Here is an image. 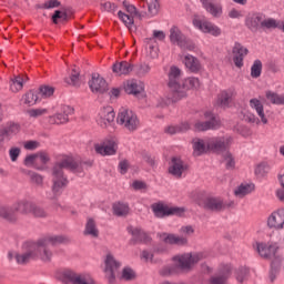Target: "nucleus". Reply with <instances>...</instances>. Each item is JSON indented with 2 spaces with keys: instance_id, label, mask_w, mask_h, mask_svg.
<instances>
[{
  "instance_id": "nucleus-1",
  "label": "nucleus",
  "mask_w": 284,
  "mask_h": 284,
  "mask_svg": "<svg viewBox=\"0 0 284 284\" xmlns=\"http://www.w3.org/2000/svg\"><path fill=\"white\" fill-rule=\"evenodd\" d=\"M92 161L77 162L74 159L70 156H63L62 159L54 162L51 169V192L52 194L48 196L50 201H57L61 194H63V190L68 187V175L63 170H69L73 174H83V170H88L92 168Z\"/></svg>"
},
{
  "instance_id": "nucleus-2",
  "label": "nucleus",
  "mask_w": 284,
  "mask_h": 284,
  "mask_svg": "<svg viewBox=\"0 0 284 284\" xmlns=\"http://www.w3.org/2000/svg\"><path fill=\"white\" fill-rule=\"evenodd\" d=\"M169 88L171 90V101L176 103L181 99L187 97V90H196L201 88L199 78H189L181 80V69L179 67H171L169 72Z\"/></svg>"
},
{
  "instance_id": "nucleus-3",
  "label": "nucleus",
  "mask_w": 284,
  "mask_h": 284,
  "mask_svg": "<svg viewBox=\"0 0 284 284\" xmlns=\"http://www.w3.org/2000/svg\"><path fill=\"white\" fill-rule=\"evenodd\" d=\"M278 248L274 245H267L265 243H256V252L262 256V258H273L271 263V270L268 273V278L271 283L276 281L278 273L281 272V265L283 263V257L276 255Z\"/></svg>"
},
{
  "instance_id": "nucleus-4",
  "label": "nucleus",
  "mask_w": 284,
  "mask_h": 284,
  "mask_svg": "<svg viewBox=\"0 0 284 284\" xmlns=\"http://www.w3.org/2000/svg\"><path fill=\"white\" fill-rule=\"evenodd\" d=\"M38 246L40 247L41 261L43 263H50L52 261V250L50 247H57V245H68L71 243V240L68 235H47L37 241Z\"/></svg>"
},
{
  "instance_id": "nucleus-5",
  "label": "nucleus",
  "mask_w": 284,
  "mask_h": 284,
  "mask_svg": "<svg viewBox=\"0 0 284 284\" xmlns=\"http://www.w3.org/2000/svg\"><path fill=\"white\" fill-rule=\"evenodd\" d=\"M22 253H17L14 258L18 265H28L30 261H34V258H40L42 251L37 242H26L22 245Z\"/></svg>"
},
{
  "instance_id": "nucleus-6",
  "label": "nucleus",
  "mask_w": 284,
  "mask_h": 284,
  "mask_svg": "<svg viewBox=\"0 0 284 284\" xmlns=\"http://www.w3.org/2000/svg\"><path fill=\"white\" fill-rule=\"evenodd\" d=\"M232 136L223 135V136H213L207 140V149L213 154H226L230 152V148H232Z\"/></svg>"
},
{
  "instance_id": "nucleus-7",
  "label": "nucleus",
  "mask_w": 284,
  "mask_h": 284,
  "mask_svg": "<svg viewBox=\"0 0 284 284\" xmlns=\"http://www.w3.org/2000/svg\"><path fill=\"white\" fill-rule=\"evenodd\" d=\"M116 121L119 125H122L124 130H128L129 132H136L141 125L136 113L128 109H122L119 112Z\"/></svg>"
},
{
  "instance_id": "nucleus-8",
  "label": "nucleus",
  "mask_w": 284,
  "mask_h": 284,
  "mask_svg": "<svg viewBox=\"0 0 284 284\" xmlns=\"http://www.w3.org/2000/svg\"><path fill=\"white\" fill-rule=\"evenodd\" d=\"M170 41L173 45L181 48V50H187L189 52H194L196 50V44L187 39L179 27H172L170 29Z\"/></svg>"
},
{
  "instance_id": "nucleus-9",
  "label": "nucleus",
  "mask_w": 284,
  "mask_h": 284,
  "mask_svg": "<svg viewBox=\"0 0 284 284\" xmlns=\"http://www.w3.org/2000/svg\"><path fill=\"white\" fill-rule=\"evenodd\" d=\"M202 207L206 212L219 214L221 212H225V210H230V207H234V201L225 202L221 197L209 196L204 199Z\"/></svg>"
},
{
  "instance_id": "nucleus-10",
  "label": "nucleus",
  "mask_w": 284,
  "mask_h": 284,
  "mask_svg": "<svg viewBox=\"0 0 284 284\" xmlns=\"http://www.w3.org/2000/svg\"><path fill=\"white\" fill-rule=\"evenodd\" d=\"M153 214L156 219H165V216H183L185 209L179 206H168L161 203L152 205Z\"/></svg>"
},
{
  "instance_id": "nucleus-11",
  "label": "nucleus",
  "mask_w": 284,
  "mask_h": 284,
  "mask_svg": "<svg viewBox=\"0 0 284 284\" xmlns=\"http://www.w3.org/2000/svg\"><path fill=\"white\" fill-rule=\"evenodd\" d=\"M204 119H206L205 122H196L194 128L197 130V132H207V130H219L221 128V121L214 113L212 112H205Z\"/></svg>"
},
{
  "instance_id": "nucleus-12",
  "label": "nucleus",
  "mask_w": 284,
  "mask_h": 284,
  "mask_svg": "<svg viewBox=\"0 0 284 284\" xmlns=\"http://www.w3.org/2000/svg\"><path fill=\"white\" fill-rule=\"evenodd\" d=\"M104 274L109 281V283H114L116 278V272H119V267H121V262L114 258V255L108 254L104 260Z\"/></svg>"
},
{
  "instance_id": "nucleus-13",
  "label": "nucleus",
  "mask_w": 284,
  "mask_h": 284,
  "mask_svg": "<svg viewBox=\"0 0 284 284\" xmlns=\"http://www.w3.org/2000/svg\"><path fill=\"white\" fill-rule=\"evenodd\" d=\"M189 165L179 156H173L169 165V174L175 179H182L189 170Z\"/></svg>"
},
{
  "instance_id": "nucleus-14",
  "label": "nucleus",
  "mask_w": 284,
  "mask_h": 284,
  "mask_svg": "<svg viewBox=\"0 0 284 284\" xmlns=\"http://www.w3.org/2000/svg\"><path fill=\"white\" fill-rule=\"evenodd\" d=\"M89 88L95 94H105L109 90L108 82L99 73H92Z\"/></svg>"
},
{
  "instance_id": "nucleus-15",
  "label": "nucleus",
  "mask_w": 284,
  "mask_h": 284,
  "mask_svg": "<svg viewBox=\"0 0 284 284\" xmlns=\"http://www.w3.org/2000/svg\"><path fill=\"white\" fill-rule=\"evenodd\" d=\"M94 150L97 154H100L101 156H114L119 150V145L116 144V141L111 139L103 142V144H95Z\"/></svg>"
},
{
  "instance_id": "nucleus-16",
  "label": "nucleus",
  "mask_w": 284,
  "mask_h": 284,
  "mask_svg": "<svg viewBox=\"0 0 284 284\" xmlns=\"http://www.w3.org/2000/svg\"><path fill=\"white\" fill-rule=\"evenodd\" d=\"M193 26L205 34H212V37H221V28L210 21L194 19Z\"/></svg>"
},
{
  "instance_id": "nucleus-17",
  "label": "nucleus",
  "mask_w": 284,
  "mask_h": 284,
  "mask_svg": "<svg viewBox=\"0 0 284 284\" xmlns=\"http://www.w3.org/2000/svg\"><path fill=\"white\" fill-rule=\"evenodd\" d=\"M232 54H233V62L235 68H242L243 67V61L247 54H250V50L247 48L243 47L241 42H235L234 47L232 49Z\"/></svg>"
},
{
  "instance_id": "nucleus-18",
  "label": "nucleus",
  "mask_w": 284,
  "mask_h": 284,
  "mask_svg": "<svg viewBox=\"0 0 284 284\" xmlns=\"http://www.w3.org/2000/svg\"><path fill=\"white\" fill-rule=\"evenodd\" d=\"M174 261H178V267L180 270H190L194 265V263H199L201 261V255L199 254H184L182 256H175Z\"/></svg>"
},
{
  "instance_id": "nucleus-19",
  "label": "nucleus",
  "mask_w": 284,
  "mask_h": 284,
  "mask_svg": "<svg viewBox=\"0 0 284 284\" xmlns=\"http://www.w3.org/2000/svg\"><path fill=\"white\" fill-rule=\"evenodd\" d=\"M263 19H265V14L261 12L251 13L245 18V26L251 32H257L258 28L263 26Z\"/></svg>"
},
{
  "instance_id": "nucleus-20",
  "label": "nucleus",
  "mask_w": 284,
  "mask_h": 284,
  "mask_svg": "<svg viewBox=\"0 0 284 284\" xmlns=\"http://www.w3.org/2000/svg\"><path fill=\"white\" fill-rule=\"evenodd\" d=\"M62 276L72 284H92L90 283V275L85 273H75L74 271L67 270L62 273Z\"/></svg>"
},
{
  "instance_id": "nucleus-21",
  "label": "nucleus",
  "mask_w": 284,
  "mask_h": 284,
  "mask_svg": "<svg viewBox=\"0 0 284 284\" xmlns=\"http://www.w3.org/2000/svg\"><path fill=\"white\" fill-rule=\"evenodd\" d=\"M128 232L129 234L132 235V244L136 245V243H150V241H152V237H150V235H148V233H145V231L139 229V227H128Z\"/></svg>"
},
{
  "instance_id": "nucleus-22",
  "label": "nucleus",
  "mask_w": 284,
  "mask_h": 284,
  "mask_svg": "<svg viewBox=\"0 0 284 284\" xmlns=\"http://www.w3.org/2000/svg\"><path fill=\"white\" fill-rule=\"evenodd\" d=\"M17 207L14 204L12 206H0V219L7 221V223H17L19 221V214H17Z\"/></svg>"
},
{
  "instance_id": "nucleus-23",
  "label": "nucleus",
  "mask_w": 284,
  "mask_h": 284,
  "mask_svg": "<svg viewBox=\"0 0 284 284\" xmlns=\"http://www.w3.org/2000/svg\"><path fill=\"white\" fill-rule=\"evenodd\" d=\"M267 225H268V227L274 229V230H283L284 209H280V210L273 212L267 220Z\"/></svg>"
},
{
  "instance_id": "nucleus-24",
  "label": "nucleus",
  "mask_w": 284,
  "mask_h": 284,
  "mask_svg": "<svg viewBox=\"0 0 284 284\" xmlns=\"http://www.w3.org/2000/svg\"><path fill=\"white\" fill-rule=\"evenodd\" d=\"M115 113L112 109H104L100 113L98 123L103 129L112 128L114 125Z\"/></svg>"
},
{
  "instance_id": "nucleus-25",
  "label": "nucleus",
  "mask_w": 284,
  "mask_h": 284,
  "mask_svg": "<svg viewBox=\"0 0 284 284\" xmlns=\"http://www.w3.org/2000/svg\"><path fill=\"white\" fill-rule=\"evenodd\" d=\"M159 237L163 243H168L169 245H187V237L185 236H179L172 233H160Z\"/></svg>"
},
{
  "instance_id": "nucleus-26",
  "label": "nucleus",
  "mask_w": 284,
  "mask_h": 284,
  "mask_svg": "<svg viewBox=\"0 0 284 284\" xmlns=\"http://www.w3.org/2000/svg\"><path fill=\"white\" fill-rule=\"evenodd\" d=\"M201 3L204 10L215 17V19H219L223 14V6L221 3H215L214 0H201Z\"/></svg>"
},
{
  "instance_id": "nucleus-27",
  "label": "nucleus",
  "mask_w": 284,
  "mask_h": 284,
  "mask_svg": "<svg viewBox=\"0 0 284 284\" xmlns=\"http://www.w3.org/2000/svg\"><path fill=\"white\" fill-rule=\"evenodd\" d=\"M132 70H134V65L128 61L115 62L112 65V72L118 77H123V74L128 75Z\"/></svg>"
},
{
  "instance_id": "nucleus-28",
  "label": "nucleus",
  "mask_w": 284,
  "mask_h": 284,
  "mask_svg": "<svg viewBox=\"0 0 284 284\" xmlns=\"http://www.w3.org/2000/svg\"><path fill=\"white\" fill-rule=\"evenodd\" d=\"M13 205L16 206V211H18L20 214H23L24 216H28V214H32L34 202L23 199L19 200Z\"/></svg>"
},
{
  "instance_id": "nucleus-29",
  "label": "nucleus",
  "mask_w": 284,
  "mask_h": 284,
  "mask_svg": "<svg viewBox=\"0 0 284 284\" xmlns=\"http://www.w3.org/2000/svg\"><path fill=\"white\" fill-rule=\"evenodd\" d=\"M192 144L194 156H201L202 154L210 152V149L207 148V142L205 143V141L201 138H194L192 140Z\"/></svg>"
},
{
  "instance_id": "nucleus-30",
  "label": "nucleus",
  "mask_w": 284,
  "mask_h": 284,
  "mask_svg": "<svg viewBox=\"0 0 284 284\" xmlns=\"http://www.w3.org/2000/svg\"><path fill=\"white\" fill-rule=\"evenodd\" d=\"M183 63L190 72H199L201 70V62L196 59V57L192 54H186L184 57Z\"/></svg>"
},
{
  "instance_id": "nucleus-31",
  "label": "nucleus",
  "mask_w": 284,
  "mask_h": 284,
  "mask_svg": "<svg viewBox=\"0 0 284 284\" xmlns=\"http://www.w3.org/2000/svg\"><path fill=\"white\" fill-rule=\"evenodd\" d=\"M126 94H133V97H139L144 90L143 82H136L134 80L129 81L124 87Z\"/></svg>"
},
{
  "instance_id": "nucleus-32",
  "label": "nucleus",
  "mask_w": 284,
  "mask_h": 284,
  "mask_svg": "<svg viewBox=\"0 0 284 284\" xmlns=\"http://www.w3.org/2000/svg\"><path fill=\"white\" fill-rule=\"evenodd\" d=\"M83 234L84 236H92V239H99V229H97V222H94V219H88Z\"/></svg>"
},
{
  "instance_id": "nucleus-33",
  "label": "nucleus",
  "mask_w": 284,
  "mask_h": 284,
  "mask_svg": "<svg viewBox=\"0 0 284 284\" xmlns=\"http://www.w3.org/2000/svg\"><path fill=\"white\" fill-rule=\"evenodd\" d=\"M144 43L151 59H156L159 57V42L154 38H146L144 39Z\"/></svg>"
},
{
  "instance_id": "nucleus-34",
  "label": "nucleus",
  "mask_w": 284,
  "mask_h": 284,
  "mask_svg": "<svg viewBox=\"0 0 284 284\" xmlns=\"http://www.w3.org/2000/svg\"><path fill=\"white\" fill-rule=\"evenodd\" d=\"M250 105H251V108H253V110H255L257 112L258 116L261 118L262 123H264V125H266L267 118H265V111L263 109V103H261V100L251 99Z\"/></svg>"
},
{
  "instance_id": "nucleus-35",
  "label": "nucleus",
  "mask_w": 284,
  "mask_h": 284,
  "mask_svg": "<svg viewBox=\"0 0 284 284\" xmlns=\"http://www.w3.org/2000/svg\"><path fill=\"white\" fill-rule=\"evenodd\" d=\"M252 192H254V184H241L234 190V194L237 199H244V196L252 194Z\"/></svg>"
},
{
  "instance_id": "nucleus-36",
  "label": "nucleus",
  "mask_w": 284,
  "mask_h": 284,
  "mask_svg": "<svg viewBox=\"0 0 284 284\" xmlns=\"http://www.w3.org/2000/svg\"><path fill=\"white\" fill-rule=\"evenodd\" d=\"M40 95L39 91L37 90H30L23 95V101L26 105H37V101H39Z\"/></svg>"
},
{
  "instance_id": "nucleus-37",
  "label": "nucleus",
  "mask_w": 284,
  "mask_h": 284,
  "mask_svg": "<svg viewBox=\"0 0 284 284\" xmlns=\"http://www.w3.org/2000/svg\"><path fill=\"white\" fill-rule=\"evenodd\" d=\"M113 214L115 216H128L130 214V206L125 203H114L113 204Z\"/></svg>"
},
{
  "instance_id": "nucleus-38",
  "label": "nucleus",
  "mask_w": 284,
  "mask_h": 284,
  "mask_svg": "<svg viewBox=\"0 0 284 284\" xmlns=\"http://www.w3.org/2000/svg\"><path fill=\"white\" fill-rule=\"evenodd\" d=\"M68 121H70V118L64 116L61 112L49 116V123L51 125H62L63 123H68Z\"/></svg>"
},
{
  "instance_id": "nucleus-39",
  "label": "nucleus",
  "mask_w": 284,
  "mask_h": 284,
  "mask_svg": "<svg viewBox=\"0 0 284 284\" xmlns=\"http://www.w3.org/2000/svg\"><path fill=\"white\" fill-rule=\"evenodd\" d=\"M266 99L273 103V105H284V95L274 93L272 91L266 92Z\"/></svg>"
},
{
  "instance_id": "nucleus-40",
  "label": "nucleus",
  "mask_w": 284,
  "mask_h": 284,
  "mask_svg": "<svg viewBox=\"0 0 284 284\" xmlns=\"http://www.w3.org/2000/svg\"><path fill=\"white\" fill-rule=\"evenodd\" d=\"M263 72V62L261 60H255L251 67V77L252 79H258Z\"/></svg>"
},
{
  "instance_id": "nucleus-41",
  "label": "nucleus",
  "mask_w": 284,
  "mask_h": 284,
  "mask_svg": "<svg viewBox=\"0 0 284 284\" xmlns=\"http://www.w3.org/2000/svg\"><path fill=\"white\" fill-rule=\"evenodd\" d=\"M118 17L119 19H121V21H123L129 30H132V28H134V16L124 13L123 11H119Z\"/></svg>"
},
{
  "instance_id": "nucleus-42",
  "label": "nucleus",
  "mask_w": 284,
  "mask_h": 284,
  "mask_svg": "<svg viewBox=\"0 0 284 284\" xmlns=\"http://www.w3.org/2000/svg\"><path fill=\"white\" fill-rule=\"evenodd\" d=\"M11 81H12V83L10 84V90L11 91L20 92V90H23V83H24L23 77L17 75Z\"/></svg>"
},
{
  "instance_id": "nucleus-43",
  "label": "nucleus",
  "mask_w": 284,
  "mask_h": 284,
  "mask_svg": "<svg viewBox=\"0 0 284 284\" xmlns=\"http://www.w3.org/2000/svg\"><path fill=\"white\" fill-rule=\"evenodd\" d=\"M54 94V87L41 85L38 90V95L42 99H48Z\"/></svg>"
},
{
  "instance_id": "nucleus-44",
  "label": "nucleus",
  "mask_w": 284,
  "mask_h": 284,
  "mask_svg": "<svg viewBox=\"0 0 284 284\" xmlns=\"http://www.w3.org/2000/svg\"><path fill=\"white\" fill-rule=\"evenodd\" d=\"M31 214L32 216H34V219H48V212L45 211V209L37 205V203L33 204Z\"/></svg>"
},
{
  "instance_id": "nucleus-45",
  "label": "nucleus",
  "mask_w": 284,
  "mask_h": 284,
  "mask_svg": "<svg viewBox=\"0 0 284 284\" xmlns=\"http://www.w3.org/2000/svg\"><path fill=\"white\" fill-rule=\"evenodd\" d=\"M247 276H250V268H247L245 266H241L236 271V281H237V283H245V281H247Z\"/></svg>"
},
{
  "instance_id": "nucleus-46",
  "label": "nucleus",
  "mask_w": 284,
  "mask_h": 284,
  "mask_svg": "<svg viewBox=\"0 0 284 284\" xmlns=\"http://www.w3.org/2000/svg\"><path fill=\"white\" fill-rule=\"evenodd\" d=\"M231 99L230 93L223 91L217 98V105H220V108H227Z\"/></svg>"
},
{
  "instance_id": "nucleus-47",
  "label": "nucleus",
  "mask_w": 284,
  "mask_h": 284,
  "mask_svg": "<svg viewBox=\"0 0 284 284\" xmlns=\"http://www.w3.org/2000/svg\"><path fill=\"white\" fill-rule=\"evenodd\" d=\"M150 17L159 14V0H146Z\"/></svg>"
},
{
  "instance_id": "nucleus-48",
  "label": "nucleus",
  "mask_w": 284,
  "mask_h": 284,
  "mask_svg": "<svg viewBox=\"0 0 284 284\" xmlns=\"http://www.w3.org/2000/svg\"><path fill=\"white\" fill-rule=\"evenodd\" d=\"M222 158L226 162L225 164L226 170H234L236 162L234 161V156L232 155V153L227 151L222 155Z\"/></svg>"
},
{
  "instance_id": "nucleus-49",
  "label": "nucleus",
  "mask_w": 284,
  "mask_h": 284,
  "mask_svg": "<svg viewBox=\"0 0 284 284\" xmlns=\"http://www.w3.org/2000/svg\"><path fill=\"white\" fill-rule=\"evenodd\" d=\"M121 278L123 281H134L136 278V273L131 267H124L122 270Z\"/></svg>"
},
{
  "instance_id": "nucleus-50",
  "label": "nucleus",
  "mask_w": 284,
  "mask_h": 284,
  "mask_svg": "<svg viewBox=\"0 0 284 284\" xmlns=\"http://www.w3.org/2000/svg\"><path fill=\"white\" fill-rule=\"evenodd\" d=\"M79 77H81V72L77 71V69H72V73L70 79L65 80L69 85H73L74 88H79Z\"/></svg>"
},
{
  "instance_id": "nucleus-51",
  "label": "nucleus",
  "mask_w": 284,
  "mask_h": 284,
  "mask_svg": "<svg viewBox=\"0 0 284 284\" xmlns=\"http://www.w3.org/2000/svg\"><path fill=\"white\" fill-rule=\"evenodd\" d=\"M262 28L266 30H275V28H278V22L274 18H264L262 20Z\"/></svg>"
},
{
  "instance_id": "nucleus-52",
  "label": "nucleus",
  "mask_w": 284,
  "mask_h": 284,
  "mask_svg": "<svg viewBox=\"0 0 284 284\" xmlns=\"http://www.w3.org/2000/svg\"><path fill=\"white\" fill-rule=\"evenodd\" d=\"M150 64H140L138 67H135V72L138 74V77H145V74H149L150 73Z\"/></svg>"
},
{
  "instance_id": "nucleus-53",
  "label": "nucleus",
  "mask_w": 284,
  "mask_h": 284,
  "mask_svg": "<svg viewBox=\"0 0 284 284\" xmlns=\"http://www.w3.org/2000/svg\"><path fill=\"white\" fill-rule=\"evenodd\" d=\"M270 172V165L267 163H261L255 169L256 176H265Z\"/></svg>"
},
{
  "instance_id": "nucleus-54",
  "label": "nucleus",
  "mask_w": 284,
  "mask_h": 284,
  "mask_svg": "<svg viewBox=\"0 0 284 284\" xmlns=\"http://www.w3.org/2000/svg\"><path fill=\"white\" fill-rule=\"evenodd\" d=\"M59 19H62V21H68V12L55 10L52 16V22L57 24L59 23Z\"/></svg>"
},
{
  "instance_id": "nucleus-55",
  "label": "nucleus",
  "mask_w": 284,
  "mask_h": 284,
  "mask_svg": "<svg viewBox=\"0 0 284 284\" xmlns=\"http://www.w3.org/2000/svg\"><path fill=\"white\" fill-rule=\"evenodd\" d=\"M28 175L36 185H43V176L41 174L28 171Z\"/></svg>"
},
{
  "instance_id": "nucleus-56",
  "label": "nucleus",
  "mask_w": 284,
  "mask_h": 284,
  "mask_svg": "<svg viewBox=\"0 0 284 284\" xmlns=\"http://www.w3.org/2000/svg\"><path fill=\"white\" fill-rule=\"evenodd\" d=\"M123 6L126 12H129V14H131L132 17H139V19H141V13H139V11L136 10V7L132 4H128L126 1H123Z\"/></svg>"
},
{
  "instance_id": "nucleus-57",
  "label": "nucleus",
  "mask_w": 284,
  "mask_h": 284,
  "mask_svg": "<svg viewBox=\"0 0 284 284\" xmlns=\"http://www.w3.org/2000/svg\"><path fill=\"white\" fill-rule=\"evenodd\" d=\"M47 113H48L47 109H31L28 111L29 116H31L32 119L43 116V114H47Z\"/></svg>"
},
{
  "instance_id": "nucleus-58",
  "label": "nucleus",
  "mask_w": 284,
  "mask_h": 284,
  "mask_svg": "<svg viewBox=\"0 0 284 284\" xmlns=\"http://www.w3.org/2000/svg\"><path fill=\"white\" fill-rule=\"evenodd\" d=\"M101 8L105 12H111L112 14H114L116 12L118 7H116V4H114L112 2H102Z\"/></svg>"
},
{
  "instance_id": "nucleus-59",
  "label": "nucleus",
  "mask_w": 284,
  "mask_h": 284,
  "mask_svg": "<svg viewBox=\"0 0 284 284\" xmlns=\"http://www.w3.org/2000/svg\"><path fill=\"white\" fill-rule=\"evenodd\" d=\"M11 133L10 131L4 126V128H0V145L2 143H4L6 139L7 141H10L11 138Z\"/></svg>"
},
{
  "instance_id": "nucleus-60",
  "label": "nucleus",
  "mask_w": 284,
  "mask_h": 284,
  "mask_svg": "<svg viewBox=\"0 0 284 284\" xmlns=\"http://www.w3.org/2000/svg\"><path fill=\"white\" fill-rule=\"evenodd\" d=\"M142 159L151 168H155L156 166V160H154V156H152L150 153H143Z\"/></svg>"
},
{
  "instance_id": "nucleus-61",
  "label": "nucleus",
  "mask_w": 284,
  "mask_h": 284,
  "mask_svg": "<svg viewBox=\"0 0 284 284\" xmlns=\"http://www.w3.org/2000/svg\"><path fill=\"white\" fill-rule=\"evenodd\" d=\"M20 154H21V149H19V148H11L9 150V156L13 163H14V161H17V159H19Z\"/></svg>"
},
{
  "instance_id": "nucleus-62",
  "label": "nucleus",
  "mask_w": 284,
  "mask_h": 284,
  "mask_svg": "<svg viewBox=\"0 0 284 284\" xmlns=\"http://www.w3.org/2000/svg\"><path fill=\"white\" fill-rule=\"evenodd\" d=\"M61 114H63L64 116H67V119H70V116H72V114H74V108L70 106V105H64L61 109Z\"/></svg>"
},
{
  "instance_id": "nucleus-63",
  "label": "nucleus",
  "mask_w": 284,
  "mask_h": 284,
  "mask_svg": "<svg viewBox=\"0 0 284 284\" xmlns=\"http://www.w3.org/2000/svg\"><path fill=\"white\" fill-rule=\"evenodd\" d=\"M59 6H61V1H59V0H49L48 2H45L43 4V8H45V10H50L52 8H59Z\"/></svg>"
},
{
  "instance_id": "nucleus-64",
  "label": "nucleus",
  "mask_w": 284,
  "mask_h": 284,
  "mask_svg": "<svg viewBox=\"0 0 284 284\" xmlns=\"http://www.w3.org/2000/svg\"><path fill=\"white\" fill-rule=\"evenodd\" d=\"M130 168V163L128 160H123L119 163V170L121 174H128V170Z\"/></svg>"
}]
</instances>
